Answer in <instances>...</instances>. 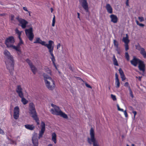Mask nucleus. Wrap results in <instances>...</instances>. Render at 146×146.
Here are the masks:
<instances>
[{
  "mask_svg": "<svg viewBox=\"0 0 146 146\" xmlns=\"http://www.w3.org/2000/svg\"><path fill=\"white\" fill-rule=\"evenodd\" d=\"M119 71L120 76L124 74L123 70L121 68H119Z\"/></svg>",
  "mask_w": 146,
  "mask_h": 146,
  "instance_id": "37",
  "label": "nucleus"
},
{
  "mask_svg": "<svg viewBox=\"0 0 146 146\" xmlns=\"http://www.w3.org/2000/svg\"><path fill=\"white\" fill-rule=\"evenodd\" d=\"M51 140L55 144L57 142L56 140V135L54 132L52 133L51 134Z\"/></svg>",
  "mask_w": 146,
  "mask_h": 146,
  "instance_id": "21",
  "label": "nucleus"
},
{
  "mask_svg": "<svg viewBox=\"0 0 146 146\" xmlns=\"http://www.w3.org/2000/svg\"><path fill=\"white\" fill-rule=\"evenodd\" d=\"M111 98H112L113 101H115L116 100V96H115L113 94H111Z\"/></svg>",
  "mask_w": 146,
  "mask_h": 146,
  "instance_id": "39",
  "label": "nucleus"
},
{
  "mask_svg": "<svg viewBox=\"0 0 146 146\" xmlns=\"http://www.w3.org/2000/svg\"><path fill=\"white\" fill-rule=\"evenodd\" d=\"M21 98V101L23 104L24 105L26 104L28 102V101L26 100L25 98H24V95H23V97H20Z\"/></svg>",
  "mask_w": 146,
  "mask_h": 146,
  "instance_id": "28",
  "label": "nucleus"
},
{
  "mask_svg": "<svg viewBox=\"0 0 146 146\" xmlns=\"http://www.w3.org/2000/svg\"><path fill=\"white\" fill-rule=\"evenodd\" d=\"M138 68L140 70L142 71L143 72H144L145 71V65L143 62L141 61L139 63Z\"/></svg>",
  "mask_w": 146,
  "mask_h": 146,
  "instance_id": "18",
  "label": "nucleus"
},
{
  "mask_svg": "<svg viewBox=\"0 0 146 146\" xmlns=\"http://www.w3.org/2000/svg\"><path fill=\"white\" fill-rule=\"evenodd\" d=\"M128 44H125V50L126 51H127L129 49V46Z\"/></svg>",
  "mask_w": 146,
  "mask_h": 146,
  "instance_id": "42",
  "label": "nucleus"
},
{
  "mask_svg": "<svg viewBox=\"0 0 146 146\" xmlns=\"http://www.w3.org/2000/svg\"><path fill=\"white\" fill-rule=\"evenodd\" d=\"M50 9H51V12L52 13V12H53V9L52 8H50Z\"/></svg>",
  "mask_w": 146,
  "mask_h": 146,
  "instance_id": "56",
  "label": "nucleus"
},
{
  "mask_svg": "<svg viewBox=\"0 0 146 146\" xmlns=\"http://www.w3.org/2000/svg\"><path fill=\"white\" fill-rule=\"evenodd\" d=\"M77 14H78V18H79L80 20V13H77Z\"/></svg>",
  "mask_w": 146,
  "mask_h": 146,
  "instance_id": "53",
  "label": "nucleus"
},
{
  "mask_svg": "<svg viewBox=\"0 0 146 146\" xmlns=\"http://www.w3.org/2000/svg\"><path fill=\"white\" fill-rule=\"evenodd\" d=\"M113 43L114 45L115 48H117L118 47H119L118 42L115 40H113Z\"/></svg>",
  "mask_w": 146,
  "mask_h": 146,
  "instance_id": "30",
  "label": "nucleus"
},
{
  "mask_svg": "<svg viewBox=\"0 0 146 146\" xmlns=\"http://www.w3.org/2000/svg\"><path fill=\"white\" fill-rule=\"evenodd\" d=\"M61 44L60 43H58L57 45V49L58 50L59 49L60 47Z\"/></svg>",
  "mask_w": 146,
  "mask_h": 146,
  "instance_id": "46",
  "label": "nucleus"
},
{
  "mask_svg": "<svg viewBox=\"0 0 146 146\" xmlns=\"http://www.w3.org/2000/svg\"><path fill=\"white\" fill-rule=\"evenodd\" d=\"M25 126L26 129L30 130H33L35 128V126L33 125H26Z\"/></svg>",
  "mask_w": 146,
  "mask_h": 146,
  "instance_id": "25",
  "label": "nucleus"
},
{
  "mask_svg": "<svg viewBox=\"0 0 146 146\" xmlns=\"http://www.w3.org/2000/svg\"><path fill=\"white\" fill-rule=\"evenodd\" d=\"M113 64L116 66H118V64L117 62V60L115 58V56L114 55L113 56Z\"/></svg>",
  "mask_w": 146,
  "mask_h": 146,
  "instance_id": "26",
  "label": "nucleus"
},
{
  "mask_svg": "<svg viewBox=\"0 0 146 146\" xmlns=\"http://www.w3.org/2000/svg\"><path fill=\"white\" fill-rule=\"evenodd\" d=\"M28 38H29V40L30 41H32L34 37V35L33 33L31 34V35H28L27 36Z\"/></svg>",
  "mask_w": 146,
  "mask_h": 146,
  "instance_id": "29",
  "label": "nucleus"
},
{
  "mask_svg": "<svg viewBox=\"0 0 146 146\" xmlns=\"http://www.w3.org/2000/svg\"><path fill=\"white\" fill-rule=\"evenodd\" d=\"M55 15H54V17L53 18L52 21V27H54L55 26Z\"/></svg>",
  "mask_w": 146,
  "mask_h": 146,
  "instance_id": "34",
  "label": "nucleus"
},
{
  "mask_svg": "<svg viewBox=\"0 0 146 146\" xmlns=\"http://www.w3.org/2000/svg\"><path fill=\"white\" fill-rule=\"evenodd\" d=\"M46 71L48 73L51 74V71L49 68H47V70H46Z\"/></svg>",
  "mask_w": 146,
  "mask_h": 146,
  "instance_id": "50",
  "label": "nucleus"
},
{
  "mask_svg": "<svg viewBox=\"0 0 146 146\" xmlns=\"http://www.w3.org/2000/svg\"><path fill=\"white\" fill-rule=\"evenodd\" d=\"M115 80H119L118 75L117 73L115 74Z\"/></svg>",
  "mask_w": 146,
  "mask_h": 146,
  "instance_id": "47",
  "label": "nucleus"
},
{
  "mask_svg": "<svg viewBox=\"0 0 146 146\" xmlns=\"http://www.w3.org/2000/svg\"><path fill=\"white\" fill-rule=\"evenodd\" d=\"M134 115V117L135 118V115L137 114V112L135 111H132Z\"/></svg>",
  "mask_w": 146,
  "mask_h": 146,
  "instance_id": "51",
  "label": "nucleus"
},
{
  "mask_svg": "<svg viewBox=\"0 0 146 146\" xmlns=\"http://www.w3.org/2000/svg\"><path fill=\"white\" fill-rule=\"evenodd\" d=\"M0 133L1 134L3 135L5 134V133L3 131L1 128H0Z\"/></svg>",
  "mask_w": 146,
  "mask_h": 146,
  "instance_id": "45",
  "label": "nucleus"
},
{
  "mask_svg": "<svg viewBox=\"0 0 146 146\" xmlns=\"http://www.w3.org/2000/svg\"><path fill=\"white\" fill-rule=\"evenodd\" d=\"M19 39L20 40L18 44L17 45V46H16L17 48L16 49H14L17 51L18 54H19L21 53V51L20 49V46L23 44V42L21 38H19Z\"/></svg>",
  "mask_w": 146,
  "mask_h": 146,
  "instance_id": "17",
  "label": "nucleus"
},
{
  "mask_svg": "<svg viewBox=\"0 0 146 146\" xmlns=\"http://www.w3.org/2000/svg\"><path fill=\"white\" fill-rule=\"evenodd\" d=\"M33 143V146H38V139L35 137H33L32 138Z\"/></svg>",
  "mask_w": 146,
  "mask_h": 146,
  "instance_id": "23",
  "label": "nucleus"
},
{
  "mask_svg": "<svg viewBox=\"0 0 146 146\" xmlns=\"http://www.w3.org/2000/svg\"><path fill=\"white\" fill-rule=\"evenodd\" d=\"M14 42L13 37L11 36L7 38L5 41V44L8 47L11 48L13 49H16L17 48L16 46L13 45Z\"/></svg>",
  "mask_w": 146,
  "mask_h": 146,
  "instance_id": "7",
  "label": "nucleus"
},
{
  "mask_svg": "<svg viewBox=\"0 0 146 146\" xmlns=\"http://www.w3.org/2000/svg\"><path fill=\"white\" fill-rule=\"evenodd\" d=\"M16 19L19 23V26H21L23 29H25L28 22L25 19L19 18V16L17 17Z\"/></svg>",
  "mask_w": 146,
  "mask_h": 146,
  "instance_id": "8",
  "label": "nucleus"
},
{
  "mask_svg": "<svg viewBox=\"0 0 146 146\" xmlns=\"http://www.w3.org/2000/svg\"><path fill=\"white\" fill-rule=\"evenodd\" d=\"M117 106L118 110L119 111H121L123 112V111H124L123 109H121L120 108V107L119 106V105L118 104L117 105Z\"/></svg>",
  "mask_w": 146,
  "mask_h": 146,
  "instance_id": "41",
  "label": "nucleus"
},
{
  "mask_svg": "<svg viewBox=\"0 0 146 146\" xmlns=\"http://www.w3.org/2000/svg\"><path fill=\"white\" fill-rule=\"evenodd\" d=\"M54 45H52V46H51L49 48H48V49L49 50V52L51 56V58L53 62V63L54 65V66L55 67V68L56 69H57V67L55 63V57L53 54Z\"/></svg>",
  "mask_w": 146,
  "mask_h": 146,
  "instance_id": "9",
  "label": "nucleus"
},
{
  "mask_svg": "<svg viewBox=\"0 0 146 146\" xmlns=\"http://www.w3.org/2000/svg\"><path fill=\"white\" fill-rule=\"evenodd\" d=\"M4 54L9 60L5 62L7 68L10 72L14 70V62L13 57L11 55L9 52L7 50H5Z\"/></svg>",
  "mask_w": 146,
  "mask_h": 146,
  "instance_id": "1",
  "label": "nucleus"
},
{
  "mask_svg": "<svg viewBox=\"0 0 146 146\" xmlns=\"http://www.w3.org/2000/svg\"><path fill=\"white\" fill-rule=\"evenodd\" d=\"M14 16L13 15H11V20L12 21H13L14 20Z\"/></svg>",
  "mask_w": 146,
  "mask_h": 146,
  "instance_id": "48",
  "label": "nucleus"
},
{
  "mask_svg": "<svg viewBox=\"0 0 146 146\" xmlns=\"http://www.w3.org/2000/svg\"><path fill=\"white\" fill-rule=\"evenodd\" d=\"M110 17L111 19V21L114 23H116L117 22L118 19L117 16L113 14L111 15L110 16Z\"/></svg>",
  "mask_w": 146,
  "mask_h": 146,
  "instance_id": "19",
  "label": "nucleus"
},
{
  "mask_svg": "<svg viewBox=\"0 0 146 146\" xmlns=\"http://www.w3.org/2000/svg\"><path fill=\"white\" fill-rule=\"evenodd\" d=\"M23 9L25 11H28V10H27V8L25 7H23Z\"/></svg>",
  "mask_w": 146,
  "mask_h": 146,
  "instance_id": "52",
  "label": "nucleus"
},
{
  "mask_svg": "<svg viewBox=\"0 0 146 146\" xmlns=\"http://www.w3.org/2000/svg\"><path fill=\"white\" fill-rule=\"evenodd\" d=\"M136 78H138V77L137 76H136Z\"/></svg>",
  "mask_w": 146,
  "mask_h": 146,
  "instance_id": "60",
  "label": "nucleus"
},
{
  "mask_svg": "<svg viewBox=\"0 0 146 146\" xmlns=\"http://www.w3.org/2000/svg\"><path fill=\"white\" fill-rule=\"evenodd\" d=\"M15 32L16 33L18 34L19 38H21L20 36L21 34V32L19 31L17 29H15Z\"/></svg>",
  "mask_w": 146,
  "mask_h": 146,
  "instance_id": "31",
  "label": "nucleus"
},
{
  "mask_svg": "<svg viewBox=\"0 0 146 146\" xmlns=\"http://www.w3.org/2000/svg\"><path fill=\"white\" fill-rule=\"evenodd\" d=\"M141 61L139 59L136 58L135 57H134L133 59L131 61V63L134 66H136Z\"/></svg>",
  "mask_w": 146,
  "mask_h": 146,
  "instance_id": "16",
  "label": "nucleus"
},
{
  "mask_svg": "<svg viewBox=\"0 0 146 146\" xmlns=\"http://www.w3.org/2000/svg\"><path fill=\"white\" fill-rule=\"evenodd\" d=\"M129 108H130V109H131V110H133V108H132V107H131V106H130V107H129Z\"/></svg>",
  "mask_w": 146,
  "mask_h": 146,
  "instance_id": "58",
  "label": "nucleus"
},
{
  "mask_svg": "<svg viewBox=\"0 0 146 146\" xmlns=\"http://www.w3.org/2000/svg\"><path fill=\"white\" fill-rule=\"evenodd\" d=\"M124 114L125 115V117H127L128 116V115L126 110H125L123 111Z\"/></svg>",
  "mask_w": 146,
  "mask_h": 146,
  "instance_id": "44",
  "label": "nucleus"
},
{
  "mask_svg": "<svg viewBox=\"0 0 146 146\" xmlns=\"http://www.w3.org/2000/svg\"><path fill=\"white\" fill-rule=\"evenodd\" d=\"M51 106L53 108V109H51L50 111L52 114L57 115H60L65 119L68 118L67 115L65 113L62 112L58 107L53 104H51Z\"/></svg>",
  "mask_w": 146,
  "mask_h": 146,
  "instance_id": "3",
  "label": "nucleus"
},
{
  "mask_svg": "<svg viewBox=\"0 0 146 146\" xmlns=\"http://www.w3.org/2000/svg\"><path fill=\"white\" fill-rule=\"evenodd\" d=\"M41 129L39 131L38 138L40 139L42 137L45 131V123L43 121H42L41 124Z\"/></svg>",
  "mask_w": 146,
  "mask_h": 146,
  "instance_id": "13",
  "label": "nucleus"
},
{
  "mask_svg": "<svg viewBox=\"0 0 146 146\" xmlns=\"http://www.w3.org/2000/svg\"><path fill=\"white\" fill-rule=\"evenodd\" d=\"M128 0H127V1L126 2V5H128Z\"/></svg>",
  "mask_w": 146,
  "mask_h": 146,
  "instance_id": "57",
  "label": "nucleus"
},
{
  "mask_svg": "<svg viewBox=\"0 0 146 146\" xmlns=\"http://www.w3.org/2000/svg\"><path fill=\"white\" fill-rule=\"evenodd\" d=\"M85 84L86 86L88 88H92V87L90 85H89V84H87V83H85Z\"/></svg>",
  "mask_w": 146,
  "mask_h": 146,
  "instance_id": "49",
  "label": "nucleus"
},
{
  "mask_svg": "<svg viewBox=\"0 0 146 146\" xmlns=\"http://www.w3.org/2000/svg\"><path fill=\"white\" fill-rule=\"evenodd\" d=\"M142 78V76H139L138 77V80L139 81H141V79Z\"/></svg>",
  "mask_w": 146,
  "mask_h": 146,
  "instance_id": "55",
  "label": "nucleus"
},
{
  "mask_svg": "<svg viewBox=\"0 0 146 146\" xmlns=\"http://www.w3.org/2000/svg\"><path fill=\"white\" fill-rule=\"evenodd\" d=\"M25 31L27 36L33 33V28L32 27H31L28 29H25Z\"/></svg>",
  "mask_w": 146,
  "mask_h": 146,
  "instance_id": "22",
  "label": "nucleus"
},
{
  "mask_svg": "<svg viewBox=\"0 0 146 146\" xmlns=\"http://www.w3.org/2000/svg\"><path fill=\"white\" fill-rule=\"evenodd\" d=\"M116 48V50L117 51V53L118 54H120V48L119 47H118L117 48Z\"/></svg>",
  "mask_w": 146,
  "mask_h": 146,
  "instance_id": "36",
  "label": "nucleus"
},
{
  "mask_svg": "<svg viewBox=\"0 0 146 146\" xmlns=\"http://www.w3.org/2000/svg\"><path fill=\"white\" fill-rule=\"evenodd\" d=\"M6 14L5 13L0 14V16H4Z\"/></svg>",
  "mask_w": 146,
  "mask_h": 146,
  "instance_id": "54",
  "label": "nucleus"
},
{
  "mask_svg": "<svg viewBox=\"0 0 146 146\" xmlns=\"http://www.w3.org/2000/svg\"><path fill=\"white\" fill-rule=\"evenodd\" d=\"M115 87L118 88L120 87V83L119 80H115Z\"/></svg>",
  "mask_w": 146,
  "mask_h": 146,
  "instance_id": "27",
  "label": "nucleus"
},
{
  "mask_svg": "<svg viewBox=\"0 0 146 146\" xmlns=\"http://www.w3.org/2000/svg\"><path fill=\"white\" fill-rule=\"evenodd\" d=\"M79 1L83 8L86 12H88V7L87 0H79Z\"/></svg>",
  "mask_w": 146,
  "mask_h": 146,
  "instance_id": "12",
  "label": "nucleus"
},
{
  "mask_svg": "<svg viewBox=\"0 0 146 146\" xmlns=\"http://www.w3.org/2000/svg\"><path fill=\"white\" fill-rule=\"evenodd\" d=\"M124 86L125 87H128L129 88H129H130L128 83L127 82H126L125 83Z\"/></svg>",
  "mask_w": 146,
  "mask_h": 146,
  "instance_id": "43",
  "label": "nucleus"
},
{
  "mask_svg": "<svg viewBox=\"0 0 146 146\" xmlns=\"http://www.w3.org/2000/svg\"><path fill=\"white\" fill-rule=\"evenodd\" d=\"M34 43H39L42 45L44 46L47 47L48 48L51 46L54 45V42L51 40L48 41V44L46 43L45 42L42 41L40 38H37L36 39V40L34 42Z\"/></svg>",
  "mask_w": 146,
  "mask_h": 146,
  "instance_id": "6",
  "label": "nucleus"
},
{
  "mask_svg": "<svg viewBox=\"0 0 146 146\" xmlns=\"http://www.w3.org/2000/svg\"><path fill=\"white\" fill-rule=\"evenodd\" d=\"M29 113L32 115V117L36 121L37 125L39 124V120L35 108V105L33 103L29 104Z\"/></svg>",
  "mask_w": 146,
  "mask_h": 146,
  "instance_id": "5",
  "label": "nucleus"
},
{
  "mask_svg": "<svg viewBox=\"0 0 146 146\" xmlns=\"http://www.w3.org/2000/svg\"><path fill=\"white\" fill-rule=\"evenodd\" d=\"M136 49L140 51V53L143 56L144 58H146V51L145 49L141 47L139 45L135 46Z\"/></svg>",
  "mask_w": 146,
  "mask_h": 146,
  "instance_id": "11",
  "label": "nucleus"
},
{
  "mask_svg": "<svg viewBox=\"0 0 146 146\" xmlns=\"http://www.w3.org/2000/svg\"><path fill=\"white\" fill-rule=\"evenodd\" d=\"M125 56L127 60L129 61V56L127 52H126L125 53Z\"/></svg>",
  "mask_w": 146,
  "mask_h": 146,
  "instance_id": "32",
  "label": "nucleus"
},
{
  "mask_svg": "<svg viewBox=\"0 0 146 146\" xmlns=\"http://www.w3.org/2000/svg\"><path fill=\"white\" fill-rule=\"evenodd\" d=\"M135 22H136V23L137 24V25H139L140 27H143L145 26L144 24H142V23H139V21L137 20L135 21Z\"/></svg>",
  "mask_w": 146,
  "mask_h": 146,
  "instance_id": "33",
  "label": "nucleus"
},
{
  "mask_svg": "<svg viewBox=\"0 0 146 146\" xmlns=\"http://www.w3.org/2000/svg\"><path fill=\"white\" fill-rule=\"evenodd\" d=\"M138 18L139 21L141 22H142L144 20V18L142 17H139Z\"/></svg>",
  "mask_w": 146,
  "mask_h": 146,
  "instance_id": "35",
  "label": "nucleus"
},
{
  "mask_svg": "<svg viewBox=\"0 0 146 146\" xmlns=\"http://www.w3.org/2000/svg\"><path fill=\"white\" fill-rule=\"evenodd\" d=\"M16 91L20 97H23V93L22 89L20 85L17 86Z\"/></svg>",
  "mask_w": 146,
  "mask_h": 146,
  "instance_id": "15",
  "label": "nucleus"
},
{
  "mask_svg": "<svg viewBox=\"0 0 146 146\" xmlns=\"http://www.w3.org/2000/svg\"><path fill=\"white\" fill-rule=\"evenodd\" d=\"M120 76L122 81H124L125 79L126 78L124 74L121 75Z\"/></svg>",
  "mask_w": 146,
  "mask_h": 146,
  "instance_id": "40",
  "label": "nucleus"
},
{
  "mask_svg": "<svg viewBox=\"0 0 146 146\" xmlns=\"http://www.w3.org/2000/svg\"><path fill=\"white\" fill-rule=\"evenodd\" d=\"M125 35V37L123 38L122 41L125 44H128L129 42V40L128 39V34H126Z\"/></svg>",
  "mask_w": 146,
  "mask_h": 146,
  "instance_id": "24",
  "label": "nucleus"
},
{
  "mask_svg": "<svg viewBox=\"0 0 146 146\" xmlns=\"http://www.w3.org/2000/svg\"><path fill=\"white\" fill-rule=\"evenodd\" d=\"M90 137H88L87 141L88 143L91 144L93 143V146H100L99 143L95 137L94 130L92 128L90 130Z\"/></svg>",
  "mask_w": 146,
  "mask_h": 146,
  "instance_id": "4",
  "label": "nucleus"
},
{
  "mask_svg": "<svg viewBox=\"0 0 146 146\" xmlns=\"http://www.w3.org/2000/svg\"><path fill=\"white\" fill-rule=\"evenodd\" d=\"M44 82L46 87L50 90H54L55 86V82L51 77L47 74H43Z\"/></svg>",
  "mask_w": 146,
  "mask_h": 146,
  "instance_id": "2",
  "label": "nucleus"
},
{
  "mask_svg": "<svg viewBox=\"0 0 146 146\" xmlns=\"http://www.w3.org/2000/svg\"><path fill=\"white\" fill-rule=\"evenodd\" d=\"M28 13H29V15L30 16V11H28Z\"/></svg>",
  "mask_w": 146,
  "mask_h": 146,
  "instance_id": "59",
  "label": "nucleus"
},
{
  "mask_svg": "<svg viewBox=\"0 0 146 146\" xmlns=\"http://www.w3.org/2000/svg\"><path fill=\"white\" fill-rule=\"evenodd\" d=\"M26 61L28 64L32 71L34 74H35L37 72V70L36 67L33 64L32 62L28 59L26 60Z\"/></svg>",
  "mask_w": 146,
  "mask_h": 146,
  "instance_id": "10",
  "label": "nucleus"
},
{
  "mask_svg": "<svg viewBox=\"0 0 146 146\" xmlns=\"http://www.w3.org/2000/svg\"><path fill=\"white\" fill-rule=\"evenodd\" d=\"M142 75H144V74H142Z\"/></svg>",
  "mask_w": 146,
  "mask_h": 146,
  "instance_id": "61",
  "label": "nucleus"
},
{
  "mask_svg": "<svg viewBox=\"0 0 146 146\" xmlns=\"http://www.w3.org/2000/svg\"><path fill=\"white\" fill-rule=\"evenodd\" d=\"M129 93H130V96L132 98H133V92L130 88H129Z\"/></svg>",
  "mask_w": 146,
  "mask_h": 146,
  "instance_id": "38",
  "label": "nucleus"
},
{
  "mask_svg": "<svg viewBox=\"0 0 146 146\" xmlns=\"http://www.w3.org/2000/svg\"><path fill=\"white\" fill-rule=\"evenodd\" d=\"M106 8L108 13L110 14H111L113 13V9L111 5L108 3L106 5Z\"/></svg>",
  "mask_w": 146,
  "mask_h": 146,
  "instance_id": "20",
  "label": "nucleus"
},
{
  "mask_svg": "<svg viewBox=\"0 0 146 146\" xmlns=\"http://www.w3.org/2000/svg\"><path fill=\"white\" fill-rule=\"evenodd\" d=\"M19 115V109L18 106L15 107L14 110L13 117L16 119H18Z\"/></svg>",
  "mask_w": 146,
  "mask_h": 146,
  "instance_id": "14",
  "label": "nucleus"
},
{
  "mask_svg": "<svg viewBox=\"0 0 146 146\" xmlns=\"http://www.w3.org/2000/svg\"><path fill=\"white\" fill-rule=\"evenodd\" d=\"M70 68V69L71 70H72V69H71V68Z\"/></svg>",
  "mask_w": 146,
  "mask_h": 146,
  "instance_id": "62",
  "label": "nucleus"
}]
</instances>
